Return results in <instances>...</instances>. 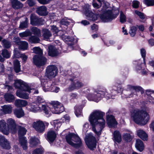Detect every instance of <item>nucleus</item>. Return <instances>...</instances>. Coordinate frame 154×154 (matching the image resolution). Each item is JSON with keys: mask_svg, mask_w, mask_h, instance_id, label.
Returning <instances> with one entry per match:
<instances>
[{"mask_svg": "<svg viewBox=\"0 0 154 154\" xmlns=\"http://www.w3.org/2000/svg\"><path fill=\"white\" fill-rule=\"evenodd\" d=\"M104 112L99 110H95L90 115L89 120L92 126V130L98 136L101 134L104 128L105 121L103 119Z\"/></svg>", "mask_w": 154, "mask_h": 154, "instance_id": "obj_1", "label": "nucleus"}, {"mask_svg": "<svg viewBox=\"0 0 154 154\" xmlns=\"http://www.w3.org/2000/svg\"><path fill=\"white\" fill-rule=\"evenodd\" d=\"M131 117L137 124L143 125L146 124L150 119V116L146 110H134L131 114Z\"/></svg>", "mask_w": 154, "mask_h": 154, "instance_id": "obj_2", "label": "nucleus"}, {"mask_svg": "<svg viewBox=\"0 0 154 154\" xmlns=\"http://www.w3.org/2000/svg\"><path fill=\"white\" fill-rule=\"evenodd\" d=\"M66 140L68 144L75 148H78L82 146L80 138L73 133H70L66 135Z\"/></svg>", "mask_w": 154, "mask_h": 154, "instance_id": "obj_3", "label": "nucleus"}, {"mask_svg": "<svg viewBox=\"0 0 154 154\" xmlns=\"http://www.w3.org/2000/svg\"><path fill=\"white\" fill-rule=\"evenodd\" d=\"M116 14L113 13L110 11H108L100 16V18L104 22H107L111 21L116 18L119 14V10H116Z\"/></svg>", "mask_w": 154, "mask_h": 154, "instance_id": "obj_4", "label": "nucleus"}, {"mask_svg": "<svg viewBox=\"0 0 154 154\" xmlns=\"http://www.w3.org/2000/svg\"><path fill=\"white\" fill-rule=\"evenodd\" d=\"M32 59L34 64L39 67L45 65L47 62V59L46 57L39 55L34 56Z\"/></svg>", "mask_w": 154, "mask_h": 154, "instance_id": "obj_5", "label": "nucleus"}, {"mask_svg": "<svg viewBox=\"0 0 154 154\" xmlns=\"http://www.w3.org/2000/svg\"><path fill=\"white\" fill-rule=\"evenodd\" d=\"M85 141L88 147L91 150H93L96 147V141L95 137L91 134L86 136Z\"/></svg>", "mask_w": 154, "mask_h": 154, "instance_id": "obj_6", "label": "nucleus"}, {"mask_svg": "<svg viewBox=\"0 0 154 154\" xmlns=\"http://www.w3.org/2000/svg\"><path fill=\"white\" fill-rule=\"evenodd\" d=\"M57 72V69L56 66L50 65L47 67L45 75L49 79H51L56 76Z\"/></svg>", "mask_w": 154, "mask_h": 154, "instance_id": "obj_7", "label": "nucleus"}, {"mask_svg": "<svg viewBox=\"0 0 154 154\" xmlns=\"http://www.w3.org/2000/svg\"><path fill=\"white\" fill-rule=\"evenodd\" d=\"M83 11L86 16V18L88 20H95L97 19L96 15L90 10L89 5L86 4L84 6Z\"/></svg>", "mask_w": 154, "mask_h": 154, "instance_id": "obj_8", "label": "nucleus"}, {"mask_svg": "<svg viewBox=\"0 0 154 154\" xmlns=\"http://www.w3.org/2000/svg\"><path fill=\"white\" fill-rule=\"evenodd\" d=\"M108 95V93L105 89L98 91L95 92L94 94L92 95V98L90 100L95 101H98L101 97L105 96H107Z\"/></svg>", "mask_w": 154, "mask_h": 154, "instance_id": "obj_9", "label": "nucleus"}, {"mask_svg": "<svg viewBox=\"0 0 154 154\" xmlns=\"http://www.w3.org/2000/svg\"><path fill=\"white\" fill-rule=\"evenodd\" d=\"M7 127L8 128L9 133L11 132L13 134L17 132V129L15 120L12 118H9L6 120Z\"/></svg>", "mask_w": 154, "mask_h": 154, "instance_id": "obj_10", "label": "nucleus"}, {"mask_svg": "<svg viewBox=\"0 0 154 154\" xmlns=\"http://www.w3.org/2000/svg\"><path fill=\"white\" fill-rule=\"evenodd\" d=\"M52 106V107L50 109L53 113L59 114L64 110V107L59 102H54Z\"/></svg>", "mask_w": 154, "mask_h": 154, "instance_id": "obj_11", "label": "nucleus"}, {"mask_svg": "<svg viewBox=\"0 0 154 154\" xmlns=\"http://www.w3.org/2000/svg\"><path fill=\"white\" fill-rule=\"evenodd\" d=\"M14 86L16 88L22 91H26L29 89V87L27 84L20 80H16L14 84Z\"/></svg>", "mask_w": 154, "mask_h": 154, "instance_id": "obj_12", "label": "nucleus"}, {"mask_svg": "<svg viewBox=\"0 0 154 154\" xmlns=\"http://www.w3.org/2000/svg\"><path fill=\"white\" fill-rule=\"evenodd\" d=\"M32 126L38 132L42 133L45 130V124L42 121H38L33 122Z\"/></svg>", "mask_w": 154, "mask_h": 154, "instance_id": "obj_13", "label": "nucleus"}, {"mask_svg": "<svg viewBox=\"0 0 154 154\" xmlns=\"http://www.w3.org/2000/svg\"><path fill=\"white\" fill-rule=\"evenodd\" d=\"M30 23L33 26H38L42 25L44 23V20L41 18H39L34 14L30 15Z\"/></svg>", "mask_w": 154, "mask_h": 154, "instance_id": "obj_14", "label": "nucleus"}, {"mask_svg": "<svg viewBox=\"0 0 154 154\" xmlns=\"http://www.w3.org/2000/svg\"><path fill=\"white\" fill-rule=\"evenodd\" d=\"M111 112L109 110L106 113L107 123L109 127H114L117 125L114 117L112 115H109Z\"/></svg>", "mask_w": 154, "mask_h": 154, "instance_id": "obj_15", "label": "nucleus"}, {"mask_svg": "<svg viewBox=\"0 0 154 154\" xmlns=\"http://www.w3.org/2000/svg\"><path fill=\"white\" fill-rule=\"evenodd\" d=\"M7 125V123L5 120H0V131L3 134L8 135L9 134V132Z\"/></svg>", "mask_w": 154, "mask_h": 154, "instance_id": "obj_16", "label": "nucleus"}, {"mask_svg": "<svg viewBox=\"0 0 154 154\" xmlns=\"http://www.w3.org/2000/svg\"><path fill=\"white\" fill-rule=\"evenodd\" d=\"M2 109H0V116L5 114L11 113L12 112V107L10 105H5L2 106Z\"/></svg>", "mask_w": 154, "mask_h": 154, "instance_id": "obj_17", "label": "nucleus"}, {"mask_svg": "<svg viewBox=\"0 0 154 154\" xmlns=\"http://www.w3.org/2000/svg\"><path fill=\"white\" fill-rule=\"evenodd\" d=\"M48 54L50 56H56L59 54V51L58 49L53 45L48 46Z\"/></svg>", "mask_w": 154, "mask_h": 154, "instance_id": "obj_18", "label": "nucleus"}, {"mask_svg": "<svg viewBox=\"0 0 154 154\" xmlns=\"http://www.w3.org/2000/svg\"><path fill=\"white\" fill-rule=\"evenodd\" d=\"M0 146L3 148L6 149H9L10 146L9 143L8 142L4 136L0 135Z\"/></svg>", "mask_w": 154, "mask_h": 154, "instance_id": "obj_19", "label": "nucleus"}, {"mask_svg": "<svg viewBox=\"0 0 154 154\" xmlns=\"http://www.w3.org/2000/svg\"><path fill=\"white\" fill-rule=\"evenodd\" d=\"M36 12L39 15L46 16L48 14L46 7L44 6H42L37 8Z\"/></svg>", "mask_w": 154, "mask_h": 154, "instance_id": "obj_20", "label": "nucleus"}, {"mask_svg": "<svg viewBox=\"0 0 154 154\" xmlns=\"http://www.w3.org/2000/svg\"><path fill=\"white\" fill-rule=\"evenodd\" d=\"M42 85L43 86V89L45 92L51 91V87L53 86L51 84V81L48 82L45 81L43 79L41 80Z\"/></svg>", "mask_w": 154, "mask_h": 154, "instance_id": "obj_21", "label": "nucleus"}, {"mask_svg": "<svg viewBox=\"0 0 154 154\" xmlns=\"http://www.w3.org/2000/svg\"><path fill=\"white\" fill-rule=\"evenodd\" d=\"M57 134L54 131H50L47 133V140L50 143L54 141L56 137Z\"/></svg>", "mask_w": 154, "mask_h": 154, "instance_id": "obj_22", "label": "nucleus"}, {"mask_svg": "<svg viewBox=\"0 0 154 154\" xmlns=\"http://www.w3.org/2000/svg\"><path fill=\"white\" fill-rule=\"evenodd\" d=\"M27 108L30 111L35 112H37L38 111H40L41 110V107L40 106H37L34 103L29 105Z\"/></svg>", "mask_w": 154, "mask_h": 154, "instance_id": "obj_23", "label": "nucleus"}, {"mask_svg": "<svg viewBox=\"0 0 154 154\" xmlns=\"http://www.w3.org/2000/svg\"><path fill=\"white\" fill-rule=\"evenodd\" d=\"M42 36L46 40H48L52 34L51 32L48 29H43L42 30Z\"/></svg>", "mask_w": 154, "mask_h": 154, "instance_id": "obj_24", "label": "nucleus"}, {"mask_svg": "<svg viewBox=\"0 0 154 154\" xmlns=\"http://www.w3.org/2000/svg\"><path fill=\"white\" fill-rule=\"evenodd\" d=\"M11 2L12 7L15 9L21 8L23 6V4L18 0H11Z\"/></svg>", "mask_w": 154, "mask_h": 154, "instance_id": "obj_25", "label": "nucleus"}, {"mask_svg": "<svg viewBox=\"0 0 154 154\" xmlns=\"http://www.w3.org/2000/svg\"><path fill=\"white\" fill-rule=\"evenodd\" d=\"M14 104L17 107H22L26 106L28 104V102L26 100L17 99L15 101Z\"/></svg>", "mask_w": 154, "mask_h": 154, "instance_id": "obj_26", "label": "nucleus"}, {"mask_svg": "<svg viewBox=\"0 0 154 154\" xmlns=\"http://www.w3.org/2000/svg\"><path fill=\"white\" fill-rule=\"evenodd\" d=\"M84 86L82 82L77 81L76 83L72 84L69 87V90L71 91L74 89L79 88Z\"/></svg>", "mask_w": 154, "mask_h": 154, "instance_id": "obj_27", "label": "nucleus"}, {"mask_svg": "<svg viewBox=\"0 0 154 154\" xmlns=\"http://www.w3.org/2000/svg\"><path fill=\"white\" fill-rule=\"evenodd\" d=\"M146 93L147 95V97L151 101H149L152 103H154V91L151 90H146Z\"/></svg>", "mask_w": 154, "mask_h": 154, "instance_id": "obj_28", "label": "nucleus"}, {"mask_svg": "<svg viewBox=\"0 0 154 154\" xmlns=\"http://www.w3.org/2000/svg\"><path fill=\"white\" fill-rule=\"evenodd\" d=\"M21 90H18L16 92V95L19 97L25 99H27L29 98V94H27L24 91H20Z\"/></svg>", "mask_w": 154, "mask_h": 154, "instance_id": "obj_29", "label": "nucleus"}, {"mask_svg": "<svg viewBox=\"0 0 154 154\" xmlns=\"http://www.w3.org/2000/svg\"><path fill=\"white\" fill-rule=\"evenodd\" d=\"M13 112L15 115L18 118H20L24 115V112L22 108L16 109L14 110Z\"/></svg>", "mask_w": 154, "mask_h": 154, "instance_id": "obj_30", "label": "nucleus"}, {"mask_svg": "<svg viewBox=\"0 0 154 154\" xmlns=\"http://www.w3.org/2000/svg\"><path fill=\"white\" fill-rule=\"evenodd\" d=\"M19 142L21 146L24 150H26L27 149V141L25 137H20Z\"/></svg>", "mask_w": 154, "mask_h": 154, "instance_id": "obj_31", "label": "nucleus"}, {"mask_svg": "<svg viewBox=\"0 0 154 154\" xmlns=\"http://www.w3.org/2000/svg\"><path fill=\"white\" fill-rule=\"evenodd\" d=\"M135 146L137 149L140 152L142 151L144 149V145L143 142L139 139L136 140Z\"/></svg>", "mask_w": 154, "mask_h": 154, "instance_id": "obj_32", "label": "nucleus"}, {"mask_svg": "<svg viewBox=\"0 0 154 154\" xmlns=\"http://www.w3.org/2000/svg\"><path fill=\"white\" fill-rule=\"evenodd\" d=\"M137 134L138 136L144 140H146L147 139V135L145 132L142 130L137 131Z\"/></svg>", "mask_w": 154, "mask_h": 154, "instance_id": "obj_33", "label": "nucleus"}, {"mask_svg": "<svg viewBox=\"0 0 154 154\" xmlns=\"http://www.w3.org/2000/svg\"><path fill=\"white\" fill-rule=\"evenodd\" d=\"M114 140L118 143H120L122 141V137L120 133L118 131H115L113 133Z\"/></svg>", "mask_w": 154, "mask_h": 154, "instance_id": "obj_34", "label": "nucleus"}, {"mask_svg": "<svg viewBox=\"0 0 154 154\" xmlns=\"http://www.w3.org/2000/svg\"><path fill=\"white\" fill-rule=\"evenodd\" d=\"M28 20L27 17L25 18V20L20 22L19 28L21 29H23L28 27Z\"/></svg>", "mask_w": 154, "mask_h": 154, "instance_id": "obj_35", "label": "nucleus"}, {"mask_svg": "<svg viewBox=\"0 0 154 154\" xmlns=\"http://www.w3.org/2000/svg\"><path fill=\"white\" fill-rule=\"evenodd\" d=\"M5 100L9 103L13 102L15 100V97L11 94L9 93L6 94L4 96Z\"/></svg>", "mask_w": 154, "mask_h": 154, "instance_id": "obj_36", "label": "nucleus"}, {"mask_svg": "<svg viewBox=\"0 0 154 154\" xmlns=\"http://www.w3.org/2000/svg\"><path fill=\"white\" fill-rule=\"evenodd\" d=\"M128 89L131 91H134L136 94V91H140L142 93L143 91V88L139 86H132L131 85H128Z\"/></svg>", "mask_w": 154, "mask_h": 154, "instance_id": "obj_37", "label": "nucleus"}, {"mask_svg": "<svg viewBox=\"0 0 154 154\" xmlns=\"http://www.w3.org/2000/svg\"><path fill=\"white\" fill-rule=\"evenodd\" d=\"M26 131L27 130L25 128L20 126H19L18 134L19 139L20 137H24L23 136L26 134Z\"/></svg>", "mask_w": 154, "mask_h": 154, "instance_id": "obj_38", "label": "nucleus"}, {"mask_svg": "<svg viewBox=\"0 0 154 154\" xmlns=\"http://www.w3.org/2000/svg\"><path fill=\"white\" fill-rule=\"evenodd\" d=\"M2 44L4 48L7 49L10 48L11 46V42L5 39L2 40Z\"/></svg>", "mask_w": 154, "mask_h": 154, "instance_id": "obj_39", "label": "nucleus"}, {"mask_svg": "<svg viewBox=\"0 0 154 154\" xmlns=\"http://www.w3.org/2000/svg\"><path fill=\"white\" fill-rule=\"evenodd\" d=\"M28 41L32 43H37L39 42L40 39L37 36L35 35H32L29 38Z\"/></svg>", "mask_w": 154, "mask_h": 154, "instance_id": "obj_40", "label": "nucleus"}, {"mask_svg": "<svg viewBox=\"0 0 154 154\" xmlns=\"http://www.w3.org/2000/svg\"><path fill=\"white\" fill-rule=\"evenodd\" d=\"M14 70L16 72L18 73L20 71V62L18 60H16L14 61Z\"/></svg>", "mask_w": 154, "mask_h": 154, "instance_id": "obj_41", "label": "nucleus"}, {"mask_svg": "<svg viewBox=\"0 0 154 154\" xmlns=\"http://www.w3.org/2000/svg\"><path fill=\"white\" fill-rule=\"evenodd\" d=\"M31 30L33 34L38 37L41 36V30L36 27H33L31 29Z\"/></svg>", "mask_w": 154, "mask_h": 154, "instance_id": "obj_42", "label": "nucleus"}, {"mask_svg": "<svg viewBox=\"0 0 154 154\" xmlns=\"http://www.w3.org/2000/svg\"><path fill=\"white\" fill-rule=\"evenodd\" d=\"M1 54L3 58L8 59L10 57L11 53L7 49H5L2 50Z\"/></svg>", "mask_w": 154, "mask_h": 154, "instance_id": "obj_43", "label": "nucleus"}, {"mask_svg": "<svg viewBox=\"0 0 154 154\" xmlns=\"http://www.w3.org/2000/svg\"><path fill=\"white\" fill-rule=\"evenodd\" d=\"M19 34L20 37L23 38L31 36L32 33L29 29H26L24 32L20 33Z\"/></svg>", "mask_w": 154, "mask_h": 154, "instance_id": "obj_44", "label": "nucleus"}, {"mask_svg": "<svg viewBox=\"0 0 154 154\" xmlns=\"http://www.w3.org/2000/svg\"><path fill=\"white\" fill-rule=\"evenodd\" d=\"M18 45L19 48L23 50H27L28 47V43L25 41H22L20 42Z\"/></svg>", "mask_w": 154, "mask_h": 154, "instance_id": "obj_45", "label": "nucleus"}, {"mask_svg": "<svg viewBox=\"0 0 154 154\" xmlns=\"http://www.w3.org/2000/svg\"><path fill=\"white\" fill-rule=\"evenodd\" d=\"M39 140L36 138H31L30 140L29 143L31 146L33 147L36 146L39 143Z\"/></svg>", "mask_w": 154, "mask_h": 154, "instance_id": "obj_46", "label": "nucleus"}, {"mask_svg": "<svg viewBox=\"0 0 154 154\" xmlns=\"http://www.w3.org/2000/svg\"><path fill=\"white\" fill-rule=\"evenodd\" d=\"M92 5L94 8H99L101 6V2L100 0H94L93 2Z\"/></svg>", "mask_w": 154, "mask_h": 154, "instance_id": "obj_47", "label": "nucleus"}, {"mask_svg": "<svg viewBox=\"0 0 154 154\" xmlns=\"http://www.w3.org/2000/svg\"><path fill=\"white\" fill-rule=\"evenodd\" d=\"M126 17L122 11H121L120 15V21L122 23H124L126 22Z\"/></svg>", "mask_w": 154, "mask_h": 154, "instance_id": "obj_48", "label": "nucleus"}, {"mask_svg": "<svg viewBox=\"0 0 154 154\" xmlns=\"http://www.w3.org/2000/svg\"><path fill=\"white\" fill-rule=\"evenodd\" d=\"M123 139L127 142L130 141L132 140V137L130 134H124L123 135Z\"/></svg>", "mask_w": 154, "mask_h": 154, "instance_id": "obj_49", "label": "nucleus"}, {"mask_svg": "<svg viewBox=\"0 0 154 154\" xmlns=\"http://www.w3.org/2000/svg\"><path fill=\"white\" fill-rule=\"evenodd\" d=\"M137 30V28L135 26H133L131 28L129 33L131 36L134 37L135 36Z\"/></svg>", "mask_w": 154, "mask_h": 154, "instance_id": "obj_50", "label": "nucleus"}, {"mask_svg": "<svg viewBox=\"0 0 154 154\" xmlns=\"http://www.w3.org/2000/svg\"><path fill=\"white\" fill-rule=\"evenodd\" d=\"M42 109L43 110L45 113L46 115L50 114L49 109L50 108L48 106L46 105H42Z\"/></svg>", "mask_w": 154, "mask_h": 154, "instance_id": "obj_51", "label": "nucleus"}, {"mask_svg": "<svg viewBox=\"0 0 154 154\" xmlns=\"http://www.w3.org/2000/svg\"><path fill=\"white\" fill-rule=\"evenodd\" d=\"M33 52L35 54L40 55L42 54V51L41 49L38 47H35L33 48Z\"/></svg>", "mask_w": 154, "mask_h": 154, "instance_id": "obj_52", "label": "nucleus"}, {"mask_svg": "<svg viewBox=\"0 0 154 154\" xmlns=\"http://www.w3.org/2000/svg\"><path fill=\"white\" fill-rule=\"evenodd\" d=\"M68 19L67 18H64L62 19L60 21L61 25H64L67 26L69 24V22L68 21Z\"/></svg>", "mask_w": 154, "mask_h": 154, "instance_id": "obj_53", "label": "nucleus"}, {"mask_svg": "<svg viewBox=\"0 0 154 154\" xmlns=\"http://www.w3.org/2000/svg\"><path fill=\"white\" fill-rule=\"evenodd\" d=\"M43 151V149L42 148H37L33 151L32 154H42Z\"/></svg>", "mask_w": 154, "mask_h": 154, "instance_id": "obj_54", "label": "nucleus"}, {"mask_svg": "<svg viewBox=\"0 0 154 154\" xmlns=\"http://www.w3.org/2000/svg\"><path fill=\"white\" fill-rule=\"evenodd\" d=\"M22 54H20L17 49L15 48L14 52V57L17 58L20 57Z\"/></svg>", "mask_w": 154, "mask_h": 154, "instance_id": "obj_55", "label": "nucleus"}, {"mask_svg": "<svg viewBox=\"0 0 154 154\" xmlns=\"http://www.w3.org/2000/svg\"><path fill=\"white\" fill-rule=\"evenodd\" d=\"M144 2L147 6L154 5V0H144Z\"/></svg>", "mask_w": 154, "mask_h": 154, "instance_id": "obj_56", "label": "nucleus"}, {"mask_svg": "<svg viewBox=\"0 0 154 154\" xmlns=\"http://www.w3.org/2000/svg\"><path fill=\"white\" fill-rule=\"evenodd\" d=\"M136 68L138 71L140 70V72L143 75H145L146 73V72L144 70V68L143 67H142L141 66H138Z\"/></svg>", "mask_w": 154, "mask_h": 154, "instance_id": "obj_57", "label": "nucleus"}, {"mask_svg": "<svg viewBox=\"0 0 154 154\" xmlns=\"http://www.w3.org/2000/svg\"><path fill=\"white\" fill-rule=\"evenodd\" d=\"M44 101V99L41 96H38L36 99L35 102L36 103H43Z\"/></svg>", "mask_w": 154, "mask_h": 154, "instance_id": "obj_58", "label": "nucleus"}, {"mask_svg": "<svg viewBox=\"0 0 154 154\" xmlns=\"http://www.w3.org/2000/svg\"><path fill=\"white\" fill-rule=\"evenodd\" d=\"M135 12L139 16L140 18L142 19H144L145 18V16L143 13L137 11H135Z\"/></svg>", "mask_w": 154, "mask_h": 154, "instance_id": "obj_59", "label": "nucleus"}, {"mask_svg": "<svg viewBox=\"0 0 154 154\" xmlns=\"http://www.w3.org/2000/svg\"><path fill=\"white\" fill-rule=\"evenodd\" d=\"M140 52L142 57L143 58L144 62L145 63V60L146 57V51L144 49L140 50Z\"/></svg>", "mask_w": 154, "mask_h": 154, "instance_id": "obj_60", "label": "nucleus"}, {"mask_svg": "<svg viewBox=\"0 0 154 154\" xmlns=\"http://www.w3.org/2000/svg\"><path fill=\"white\" fill-rule=\"evenodd\" d=\"M60 90V88L55 86H52L51 87V91L56 93L58 92Z\"/></svg>", "mask_w": 154, "mask_h": 154, "instance_id": "obj_61", "label": "nucleus"}, {"mask_svg": "<svg viewBox=\"0 0 154 154\" xmlns=\"http://www.w3.org/2000/svg\"><path fill=\"white\" fill-rule=\"evenodd\" d=\"M139 5V2L137 1H134L132 2L133 7L135 8H137Z\"/></svg>", "mask_w": 154, "mask_h": 154, "instance_id": "obj_62", "label": "nucleus"}, {"mask_svg": "<svg viewBox=\"0 0 154 154\" xmlns=\"http://www.w3.org/2000/svg\"><path fill=\"white\" fill-rule=\"evenodd\" d=\"M82 110L81 109H79L78 108H75V114L77 117H78L81 114Z\"/></svg>", "mask_w": 154, "mask_h": 154, "instance_id": "obj_63", "label": "nucleus"}, {"mask_svg": "<svg viewBox=\"0 0 154 154\" xmlns=\"http://www.w3.org/2000/svg\"><path fill=\"white\" fill-rule=\"evenodd\" d=\"M51 29L53 32L55 34H57L58 32V30L57 28L55 26H51Z\"/></svg>", "mask_w": 154, "mask_h": 154, "instance_id": "obj_64", "label": "nucleus"}]
</instances>
